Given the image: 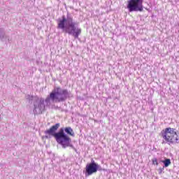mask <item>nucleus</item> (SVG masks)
<instances>
[{"label":"nucleus","mask_w":179,"mask_h":179,"mask_svg":"<svg viewBox=\"0 0 179 179\" xmlns=\"http://www.w3.org/2000/svg\"><path fill=\"white\" fill-rule=\"evenodd\" d=\"M73 97V94L66 89H62L59 87L54 88L52 92L48 95L45 99L43 97L36 96L34 98V109L33 113L34 115L42 114L43 111L45 110V107L51 106V101L61 103L65 101L67 99Z\"/></svg>","instance_id":"f257e3e1"},{"label":"nucleus","mask_w":179,"mask_h":179,"mask_svg":"<svg viewBox=\"0 0 179 179\" xmlns=\"http://www.w3.org/2000/svg\"><path fill=\"white\" fill-rule=\"evenodd\" d=\"M59 123H57L55 125L52 126L49 129L45 131V138L46 139L51 138V136H54L56 140V142L61 145L63 149H66V148H69V146H72L71 145V142L72 140L68 135L70 136H75V132L72 127H68L66 128H61L58 132V129L60 127Z\"/></svg>","instance_id":"f03ea898"},{"label":"nucleus","mask_w":179,"mask_h":179,"mask_svg":"<svg viewBox=\"0 0 179 179\" xmlns=\"http://www.w3.org/2000/svg\"><path fill=\"white\" fill-rule=\"evenodd\" d=\"M57 29H60L69 36H73L76 40H78L79 36L82 34V29L79 27V22L73 21V17L70 13H67L66 17L65 15L62 16V19L58 23Z\"/></svg>","instance_id":"7ed1b4c3"},{"label":"nucleus","mask_w":179,"mask_h":179,"mask_svg":"<svg viewBox=\"0 0 179 179\" xmlns=\"http://www.w3.org/2000/svg\"><path fill=\"white\" fill-rule=\"evenodd\" d=\"M162 136L168 143H179V136L176 131V129L167 127L164 131L162 132Z\"/></svg>","instance_id":"20e7f679"},{"label":"nucleus","mask_w":179,"mask_h":179,"mask_svg":"<svg viewBox=\"0 0 179 179\" xmlns=\"http://www.w3.org/2000/svg\"><path fill=\"white\" fill-rule=\"evenodd\" d=\"M127 7L129 12H142L143 10V0H129Z\"/></svg>","instance_id":"39448f33"},{"label":"nucleus","mask_w":179,"mask_h":179,"mask_svg":"<svg viewBox=\"0 0 179 179\" xmlns=\"http://www.w3.org/2000/svg\"><path fill=\"white\" fill-rule=\"evenodd\" d=\"M96 173V162L92 159L91 163L87 164L85 167V177L92 176Z\"/></svg>","instance_id":"423d86ee"},{"label":"nucleus","mask_w":179,"mask_h":179,"mask_svg":"<svg viewBox=\"0 0 179 179\" xmlns=\"http://www.w3.org/2000/svg\"><path fill=\"white\" fill-rule=\"evenodd\" d=\"M0 40L1 41H10V40H9V36H8V34H6V33L5 32V29L0 27Z\"/></svg>","instance_id":"0eeeda50"},{"label":"nucleus","mask_w":179,"mask_h":179,"mask_svg":"<svg viewBox=\"0 0 179 179\" xmlns=\"http://www.w3.org/2000/svg\"><path fill=\"white\" fill-rule=\"evenodd\" d=\"M162 162L164 164L163 167H169L170 164H171V160L170 159H165L162 160Z\"/></svg>","instance_id":"6e6552de"},{"label":"nucleus","mask_w":179,"mask_h":179,"mask_svg":"<svg viewBox=\"0 0 179 179\" xmlns=\"http://www.w3.org/2000/svg\"><path fill=\"white\" fill-rule=\"evenodd\" d=\"M34 97H36V96H34L30 94H28L26 96L27 100H29V101H32V103H34Z\"/></svg>","instance_id":"1a4fd4ad"},{"label":"nucleus","mask_w":179,"mask_h":179,"mask_svg":"<svg viewBox=\"0 0 179 179\" xmlns=\"http://www.w3.org/2000/svg\"><path fill=\"white\" fill-rule=\"evenodd\" d=\"M95 170H96V173H97V171H103V168L101 167V166L99 165L97 163L95 162Z\"/></svg>","instance_id":"9d476101"},{"label":"nucleus","mask_w":179,"mask_h":179,"mask_svg":"<svg viewBox=\"0 0 179 179\" xmlns=\"http://www.w3.org/2000/svg\"><path fill=\"white\" fill-rule=\"evenodd\" d=\"M152 164H156V166H159V162H157V158H153L152 159Z\"/></svg>","instance_id":"9b49d317"},{"label":"nucleus","mask_w":179,"mask_h":179,"mask_svg":"<svg viewBox=\"0 0 179 179\" xmlns=\"http://www.w3.org/2000/svg\"><path fill=\"white\" fill-rule=\"evenodd\" d=\"M164 166H163L162 168H159V174H162V173H163V171H164Z\"/></svg>","instance_id":"f8f14e48"},{"label":"nucleus","mask_w":179,"mask_h":179,"mask_svg":"<svg viewBox=\"0 0 179 179\" xmlns=\"http://www.w3.org/2000/svg\"><path fill=\"white\" fill-rule=\"evenodd\" d=\"M1 115H0V120H1Z\"/></svg>","instance_id":"ddd939ff"}]
</instances>
